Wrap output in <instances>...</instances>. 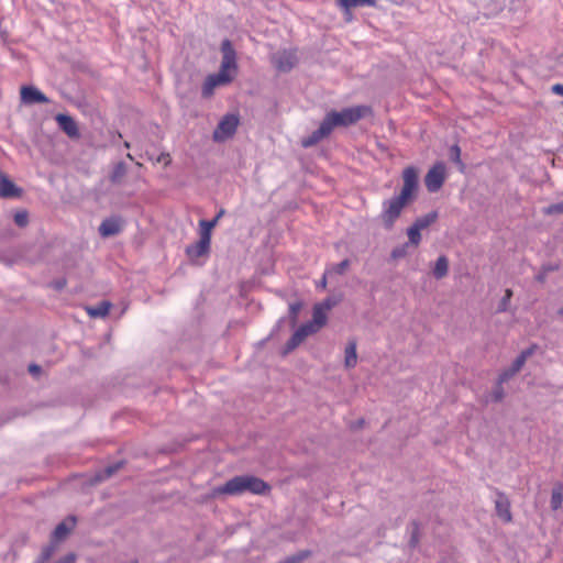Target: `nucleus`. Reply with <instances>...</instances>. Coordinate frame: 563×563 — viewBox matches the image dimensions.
<instances>
[{"label":"nucleus","instance_id":"1","mask_svg":"<svg viewBox=\"0 0 563 563\" xmlns=\"http://www.w3.org/2000/svg\"><path fill=\"white\" fill-rule=\"evenodd\" d=\"M369 111L371 109L366 106L351 107L341 111H331L324 117V120L330 124L332 131L335 126H349L356 123Z\"/></svg>","mask_w":563,"mask_h":563},{"label":"nucleus","instance_id":"2","mask_svg":"<svg viewBox=\"0 0 563 563\" xmlns=\"http://www.w3.org/2000/svg\"><path fill=\"white\" fill-rule=\"evenodd\" d=\"M222 62L217 77L222 82L230 84L238 73L236 53L230 40L225 38L221 44Z\"/></svg>","mask_w":563,"mask_h":563},{"label":"nucleus","instance_id":"3","mask_svg":"<svg viewBox=\"0 0 563 563\" xmlns=\"http://www.w3.org/2000/svg\"><path fill=\"white\" fill-rule=\"evenodd\" d=\"M400 194L383 201L380 219L386 229H391L400 217L404 207L409 202Z\"/></svg>","mask_w":563,"mask_h":563},{"label":"nucleus","instance_id":"4","mask_svg":"<svg viewBox=\"0 0 563 563\" xmlns=\"http://www.w3.org/2000/svg\"><path fill=\"white\" fill-rule=\"evenodd\" d=\"M271 62L278 71L288 73L298 63L297 51L292 48L280 49L271 55Z\"/></svg>","mask_w":563,"mask_h":563},{"label":"nucleus","instance_id":"5","mask_svg":"<svg viewBox=\"0 0 563 563\" xmlns=\"http://www.w3.org/2000/svg\"><path fill=\"white\" fill-rule=\"evenodd\" d=\"M445 180V165L442 162L435 163L424 177V185L429 192H437Z\"/></svg>","mask_w":563,"mask_h":563},{"label":"nucleus","instance_id":"6","mask_svg":"<svg viewBox=\"0 0 563 563\" xmlns=\"http://www.w3.org/2000/svg\"><path fill=\"white\" fill-rule=\"evenodd\" d=\"M239 125V118L235 114L228 113L219 122L213 132L214 141H224L234 135Z\"/></svg>","mask_w":563,"mask_h":563},{"label":"nucleus","instance_id":"7","mask_svg":"<svg viewBox=\"0 0 563 563\" xmlns=\"http://www.w3.org/2000/svg\"><path fill=\"white\" fill-rule=\"evenodd\" d=\"M319 330L320 329L311 321L301 324L287 341L285 345V353L296 349L307 336L317 333Z\"/></svg>","mask_w":563,"mask_h":563},{"label":"nucleus","instance_id":"8","mask_svg":"<svg viewBox=\"0 0 563 563\" xmlns=\"http://www.w3.org/2000/svg\"><path fill=\"white\" fill-rule=\"evenodd\" d=\"M404 185L400 195L411 200L418 189V173L413 166L406 167L402 172Z\"/></svg>","mask_w":563,"mask_h":563},{"label":"nucleus","instance_id":"9","mask_svg":"<svg viewBox=\"0 0 563 563\" xmlns=\"http://www.w3.org/2000/svg\"><path fill=\"white\" fill-rule=\"evenodd\" d=\"M214 495H230L238 496L245 493L244 477L243 475L234 476L229 479L225 484L218 486L213 489Z\"/></svg>","mask_w":563,"mask_h":563},{"label":"nucleus","instance_id":"10","mask_svg":"<svg viewBox=\"0 0 563 563\" xmlns=\"http://www.w3.org/2000/svg\"><path fill=\"white\" fill-rule=\"evenodd\" d=\"M21 100L25 104L49 102V99L34 86H23L21 88Z\"/></svg>","mask_w":563,"mask_h":563},{"label":"nucleus","instance_id":"11","mask_svg":"<svg viewBox=\"0 0 563 563\" xmlns=\"http://www.w3.org/2000/svg\"><path fill=\"white\" fill-rule=\"evenodd\" d=\"M330 124L323 119L319 128L301 140V145L306 148L319 143L331 133Z\"/></svg>","mask_w":563,"mask_h":563},{"label":"nucleus","instance_id":"12","mask_svg":"<svg viewBox=\"0 0 563 563\" xmlns=\"http://www.w3.org/2000/svg\"><path fill=\"white\" fill-rule=\"evenodd\" d=\"M55 120L62 131H64L69 137L77 139L79 137V130L75 122V120L65 113H58L55 117Z\"/></svg>","mask_w":563,"mask_h":563},{"label":"nucleus","instance_id":"13","mask_svg":"<svg viewBox=\"0 0 563 563\" xmlns=\"http://www.w3.org/2000/svg\"><path fill=\"white\" fill-rule=\"evenodd\" d=\"M122 223L123 221L120 217L107 218L101 222L99 233L103 238L115 235L121 232Z\"/></svg>","mask_w":563,"mask_h":563},{"label":"nucleus","instance_id":"14","mask_svg":"<svg viewBox=\"0 0 563 563\" xmlns=\"http://www.w3.org/2000/svg\"><path fill=\"white\" fill-rule=\"evenodd\" d=\"M245 493H252L255 495H264L269 490V485L263 479L253 475H243Z\"/></svg>","mask_w":563,"mask_h":563},{"label":"nucleus","instance_id":"15","mask_svg":"<svg viewBox=\"0 0 563 563\" xmlns=\"http://www.w3.org/2000/svg\"><path fill=\"white\" fill-rule=\"evenodd\" d=\"M495 509L497 516L505 522H510L512 519L510 511V501L504 493H498L495 500Z\"/></svg>","mask_w":563,"mask_h":563},{"label":"nucleus","instance_id":"16","mask_svg":"<svg viewBox=\"0 0 563 563\" xmlns=\"http://www.w3.org/2000/svg\"><path fill=\"white\" fill-rule=\"evenodd\" d=\"M22 190L14 185L5 175L0 173V197L13 198L19 197Z\"/></svg>","mask_w":563,"mask_h":563},{"label":"nucleus","instance_id":"17","mask_svg":"<svg viewBox=\"0 0 563 563\" xmlns=\"http://www.w3.org/2000/svg\"><path fill=\"white\" fill-rule=\"evenodd\" d=\"M379 0H336L339 7L346 13L355 8H376Z\"/></svg>","mask_w":563,"mask_h":563},{"label":"nucleus","instance_id":"18","mask_svg":"<svg viewBox=\"0 0 563 563\" xmlns=\"http://www.w3.org/2000/svg\"><path fill=\"white\" fill-rule=\"evenodd\" d=\"M210 243L206 242V239H199V241L188 245L186 247V254L190 258H197L209 253Z\"/></svg>","mask_w":563,"mask_h":563},{"label":"nucleus","instance_id":"19","mask_svg":"<svg viewBox=\"0 0 563 563\" xmlns=\"http://www.w3.org/2000/svg\"><path fill=\"white\" fill-rule=\"evenodd\" d=\"M357 343L355 340H350L345 346L344 351V366L346 368H353L357 363V353H356Z\"/></svg>","mask_w":563,"mask_h":563},{"label":"nucleus","instance_id":"20","mask_svg":"<svg viewBox=\"0 0 563 563\" xmlns=\"http://www.w3.org/2000/svg\"><path fill=\"white\" fill-rule=\"evenodd\" d=\"M223 85H228L227 82H222V80H220L216 74H211L209 75L203 85H202V89H201V93L205 98H209L213 95L214 92V89L219 86H223Z\"/></svg>","mask_w":563,"mask_h":563},{"label":"nucleus","instance_id":"21","mask_svg":"<svg viewBox=\"0 0 563 563\" xmlns=\"http://www.w3.org/2000/svg\"><path fill=\"white\" fill-rule=\"evenodd\" d=\"M68 520L70 523H68L67 521H63L56 526V528L54 529V532H53V538L55 540H63L64 538H66V536L69 533V531L74 528V526L76 523V518L69 517Z\"/></svg>","mask_w":563,"mask_h":563},{"label":"nucleus","instance_id":"22","mask_svg":"<svg viewBox=\"0 0 563 563\" xmlns=\"http://www.w3.org/2000/svg\"><path fill=\"white\" fill-rule=\"evenodd\" d=\"M449 271V261L444 255H441L432 269V274L437 279L443 278Z\"/></svg>","mask_w":563,"mask_h":563},{"label":"nucleus","instance_id":"23","mask_svg":"<svg viewBox=\"0 0 563 563\" xmlns=\"http://www.w3.org/2000/svg\"><path fill=\"white\" fill-rule=\"evenodd\" d=\"M110 307L109 301H101L95 307H88L87 312L92 318H103L109 313Z\"/></svg>","mask_w":563,"mask_h":563},{"label":"nucleus","instance_id":"24","mask_svg":"<svg viewBox=\"0 0 563 563\" xmlns=\"http://www.w3.org/2000/svg\"><path fill=\"white\" fill-rule=\"evenodd\" d=\"M534 346H530L523 351L515 358L512 364L510 365L512 373H518L522 366L525 365L527 358L533 353Z\"/></svg>","mask_w":563,"mask_h":563},{"label":"nucleus","instance_id":"25","mask_svg":"<svg viewBox=\"0 0 563 563\" xmlns=\"http://www.w3.org/2000/svg\"><path fill=\"white\" fill-rule=\"evenodd\" d=\"M217 224V219H212V220H201L199 225H200V239L205 240L206 239V242L208 243H211V230L216 227Z\"/></svg>","mask_w":563,"mask_h":563},{"label":"nucleus","instance_id":"26","mask_svg":"<svg viewBox=\"0 0 563 563\" xmlns=\"http://www.w3.org/2000/svg\"><path fill=\"white\" fill-rule=\"evenodd\" d=\"M327 319V311H324L318 305H314L312 309V320L310 321L314 323L317 328L321 329L323 325H325Z\"/></svg>","mask_w":563,"mask_h":563},{"label":"nucleus","instance_id":"27","mask_svg":"<svg viewBox=\"0 0 563 563\" xmlns=\"http://www.w3.org/2000/svg\"><path fill=\"white\" fill-rule=\"evenodd\" d=\"M563 504V486L558 485L552 489L550 506L552 510H558Z\"/></svg>","mask_w":563,"mask_h":563},{"label":"nucleus","instance_id":"28","mask_svg":"<svg viewBox=\"0 0 563 563\" xmlns=\"http://www.w3.org/2000/svg\"><path fill=\"white\" fill-rule=\"evenodd\" d=\"M126 174V165L124 162H119L114 165L111 174H110V180L113 184H119L121 179Z\"/></svg>","mask_w":563,"mask_h":563},{"label":"nucleus","instance_id":"29","mask_svg":"<svg viewBox=\"0 0 563 563\" xmlns=\"http://www.w3.org/2000/svg\"><path fill=\"white\" fill-rule=\"evenodd\" d=\"M437 219H438V212L431 211L422 217L417 218L413 223L417 227H419L421 230H423V229L428 228L429 225H431L433 222H435Z\"/></svg>","mask_w":563,"mask_h":563},{"label":"nucleus","instance_id":"30","mask_svg":"<svg viewBox=\"0 0 563 563\" xmlns=\"http://www.w3.org/2000/svg\"><path fill=\"white\" fill-rule=\"evenodd\" d=\"M302 308V302L300 300H296L289 303V319L290 325L294 328L297 324L298 314Z\"/></svg>","mask_w":563,"mask_h":563},{"label":"nucleus","instance_id":"31","mask_svg":"<svg viewBox=\"0 0 563 563\" xmlns=\"http://www.w3.org/2000/svg\"><path fill=\"white\" fill-rule=\"evenodd\" d=\"M421 229L417 227L415 223L407 230V235L409 239V243L412 245H419L421 241Z\"/></svg>","mask_w":563,"mask_h":563},{"label":"nucleus","instance_id":"32","mask_svg":"<svg viewBox=\"0 0 563 563\" xmlns=\"http://www.w3.org/2000/svg\"><path fill=\"white\" fill-rule=\"evenodd\" d=\"M349 266H350V261L347 258H345L338 264L331 265L325 271H331V275L332 274L343 275L345 273V271L349 268Z\"/></svg>","mask_w":563,"mask_h":563},{"label":"nucleus","instance_id":"33","mask_svg":"<svg viewBox=\"0 0 563 563\" xmlns=\"http://www.w3.org/2000/svg\"><path fill=\"white\" fill-rule=\"evenodd\" d=\"M121 462H118V463H114V464H111V465H108L101 474L98 475V479L99 481H102V479H106V478H109L111 477L114 473L118 472V470L121 467Z\"/></svg>","mask_w":563,"mask_h":563},{"label":"nucleus","instance_id":"34","mask_svg":"<svg viewBox=\"0 0 563 563\" xmlns=\"http://www.w3.org/2000/svg\"><path fill=\"white\" fill-rule=\"evenodd\" d=\"M450 157L454 163L460 165L461 169L464 168V164L461 159V148L459 145L454 144L450 147Z\"/></svg>","mask_w":563,"mask_h":563},{"label":"nucleus","instance_id":"35","mask_svg":"<svg viewBox=\"0 0 563 563\" xmlns=\"http://www.w3.org/2000/svg\"><path fill=\"white\" fill-rule=\"evenodd\" d=\"M511 296H512V291L510 289H507L505 296L501 298V300L498 305V308H497L498 312H504L508 309Z\"/></svg>","mask_w":563,"mask_h":563},{"label":"nucleus","instance_id":"36","mask_svg":"<svg viewBox=\"0 0 563 563\" xmlns=\"http://www.w3.org/2000/svg\"><path fill=\"white\" fill-rule=\"evenodd\" d=\"M544 213L548 216L563 213V201L548 206L544 208Z\"/></svg>","mask_w":563,"mask_h":563},{"label":"nucleus","instance_id":"37","mask_svg":"<svg viewBox=\"0 0 563 563\" xmlns=\"http://www.w3.org/2000/svg\"><path fill=\"white\" fill-rule=\"evenodd\" d=\"M407 247H408L407 243L396 246L390 253L391 258L396 260V258L405 257L407 255Z\"/></svg>","mask_w":563,"mask_h":563},{"label":"nucleus","instance_id":"38","mask_svg":"<svg viewBox=\"0 0 563 563\" xmlns=\"http://www.w3.org/2000/svg\"><path fill=\"white\" fill-rule=\"evenodd\" d=\"M27 221H29V217L25 211H20L14 214V222L19 227H25L27 224Z\"/></svg>","mask_w":563,"mask_h":563},{"label":"nucleus","instance_id":"39","mask_svg":"<svg viewBox=\"0 0 563 563\" xmlns=\"http://www.w3.org/2000/svg\"><path fill=\"white\" fill-rule=\"evenodd\" d=\"M330 275H331V271H324L321 279L318 280L317 284H316L317 289L324 290L327 288L328 277Z\"/></svg>","mask_w":563,"mask_h":563},{"label":"nucleus","instance_id":"40","mask_svg":"<svg viewBox=\"0 0 563 563\" xmlns=\"http://www.w3.org/2000/svg\"><path fill=\"white\" fill-rule=\"evenodd\" d=\"M336 301L332 298H325L322 302L317 303L319 307H321L324 311H329L335 306Z\"/></svg>","mask_w":563,"mask_h":563},{"label":"nucleus","instance_id":"41","mask_svg":"<svg viewBox=\"0 0 563 563\" xmlns=\"http://www.w3.org/2000/svg\"><path fill=\"white\" fill-rule=\"evenodd\" d=\"M517 373H512L511 372V368H507L505 369L500 375H499V379H498V385H501L503 383L507 382L509 378H511L514 375H516Z\"/></svg>","mask_w":563,"mask_h":563},{"label":"nucleus","instance_id":"42","mask_svg":"<svg viewBox=\"0 0 563 563\" xmlns=\"http://www.w3.org/2000/svg\"><path fill=\"white\" fill-rule=\"evenodd\" d=\"M412 526H413V528H412V532H411L410 545L416 547L418 543L419 526L416 521L412 522Z\"/></svg>","mask_w":563,"mask_h":563},{"label":"nucleus","instance_id":"43","mask_svg":"<svg viewBox=\"0 0 563 563\" xmlns=\"http://www.w3.org/2000/svg\"><path fill=\"white\" fill-rule=\"evenodd\" d=\"M42 368L40 365L37 364H30L29 365V372L30 374H32L33 376L37 377L41 373Z\"/></svg>","mask_w":563,"mask_h":563},{"label":"nucleus","instance_id":"44","mask_svg":"<svg viewBox=\"0 0 563 563\" xmlns=\"http://www.w3.org/2000/svg\"><path fill=\"white\" fill-rule=\"evenodd\" d=\"M76 560L75 555L73 553H69L62 559H59L56 563H74Z\"/></svg>","mask_w":563,"mask_h":563},{"label":"nucleus","instance_id":"45","mask_svg":"<svg viewBox=\"0 0 563 563\" xmlns=\"http://www.w3.org/2000/svg\"><path fill=\"white\" fill-rule=\"evenodd\" d=\"M551 91L558 96L563 97V85L562 84H555L551 87Z\"/></svg>","mask_w":563,"mask_h":563},{"label":"nucleus","instance_id":"46","mask_svg":"<svg viewBox=\"0 0 563 563\" xmlns=\"http://www.w3.org/2000/svg\"><path fill=\"white\" fill-rule=\"evenodd\" d=\"M49 556H51V549L47 548L41 554V562H44V561L48 560Z\"/></svg>","mask_w":563,"mask_h":563},{"label":"nucleus","instance_id":"47","mask_svg":"<svg viewBox=\"0 0 563 563\" xmlns=\"http://www.w3.org/2000/svg\"><path fill=\"white\" fill-rule=\"evenodd\" d=\"M501 398H503V388L499 385L498 388L495 390V399L501 400Z\"/></svg>","mask_w":563,"mask_h":563},{"label":"nucleus","instance_id":"48","mask_svg":"<svg viewBox=\"0 0 563 563\" xmlns=\"http://www.w3.org/2000/svg\"><path fill=\"white\" fill-rule=\"evenodd\" d=\"M547 274H548V273H545V272L542 269V272H541V273H539V274L537 275V277H536V278H537V280H538V282H540V283H543V282H544V279H545Z\"/></svg>","mask_w":563,"mask_h":563},{"label":"nucleus","instance_id":"49","mask_svg":"<svg viewBox=\"0 0 563 563\" xmlns=\"http://www.w3.org/2000/svg\"><path fill=\"white\" fill-rule=\"evenodd\" d=\"M556 268H558L556 266L549 265V266H543V268H542V269H543L545 273H548V272H550V271H554V269H556Z\"/></svg>","mask_w":563,"mask_h":563},{"label":"nucleus","instance_id":"50","mask_svg":"<svg viewBox=\"0 0 563 563\" xmlns=\"http://www.w3.org/2000/svg\"><path fill=\"white\" fill-rule=\"evenodd\" d=\"M224 211L223 210H220L218 212V214L213 218V219H217V222L219 221V219L223 216Z\"/></svg>","mask_w":563,"mask_h":563},{"label":"nucleus","instance_id":"51","mask_svg":"<svg viewBox=\"0 0 563 563\" xmlns=\"http://www.w3.org/2000/svg\"><path fill=\"white\" fill-rule=\"evenodd\" d=\"M559 316H563V307L558 310Z\"/></svg>","mask_w":563,"mask_h":563},{"label":"nucleus","instance_id":"52","mask_svg":"<svg viewBox=\"0 0 563 563\" xmlns=\"http://www.w3.org/2000/svg\"><path fill=\"white\" fill-rule=\"evenodd\" d=\"M284 321H285V318H280V319L278 320L277 327H279V325H280V323H282V322H284Z\"/></svg>","mask_w":563,"mask_h":563}]
</instances>
